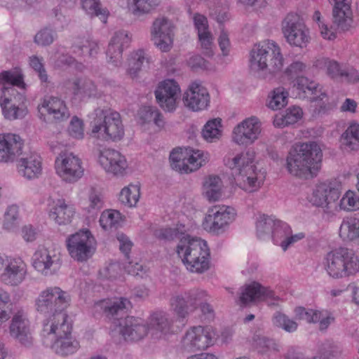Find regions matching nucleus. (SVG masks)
<instances>
[{
  "label": "nucleus",
  "instance_id": "nucleus-32",
  "mask_svg": "<svg viewBox=\"0 0 359 359\" xmlns=\"http://www.w3.org/2000/svg\"><path fill=\"white\" fill-rule=\"evenodd\" d=\"M119 332L126 341H137L143 339L149 331L142 319L127 316L119 323Z\"/></svg>",
  "mask_w": 359,
  "mask_h": 359
},
{
  "label": "nucleus",
  "instance_id": "nucleus-60",
  "mask_svg": "<svg viewBox=\"0 0 359 359\" xmlns=\"http://www.w3.org/2000/svg\"><path fill=\"white\" fill-rule=\"evenodd\" d=\"M313 20L318 27L321 36L325 39L332 40L336 38L335 31L332 27H328L327 25L322 20L321 14L318 11H316L313 15Z\"/></svg>",
  "mask_w": 359,
  "mask_h": 359
},
{
  "label": "nucleus",
  "instance_id": "nucleus-63",
  "mask_svg": "<svg viewBox=\"0 0 359 359\" xmlns=\"http://www.w3.org/2000/svg\"><path fill=\"white\" fill-rule=\"evenodd\" d=\"M154 235L156 238L163 241H172L175 238H180L182 233L180 232L177 228H162L156 229L154 232Z\"/></svg>",
  "mask_w": 359,
  "mask_h": 359
},
{
  "label": "nucleus",
  "instance_id": "nucleus-36",
  "mask_svg": "<svg viewBox=\"0 0 359 359\" xmlns=\"http://www.w3.org/2000/svg\"><path fill=\"white\" fill-rule=\"evenodd\" d=\"M74 213V205L67 203L63 198L53 201L50 205L49 216L60 225L70 222Z\"/></svg>",
  "mask_w": 359,
  "mask_h": 359
},
{
  "label": "nucleus",
  "instance_id": "nucleus-58",
  "mask_svg": "<svg viewBox=\"0 0 359 359\" xmlns=\"http://www.w3.org/2000/svg\"><path fill=\"white\" fill-rule=\"evenodd\" d=\"M273 324L285 332H293L297 330L298 324L280 312H276L273 318Z\"/></svg>",
  "mask_w": 359,
  "mask_h": 359
},
{
  "label": "nucleus",
  "instance_id": "nucleus-42",
  "mask_svg": "<svg viewBox=\"0 0 359 359\" xmlns=\"http://www.w3.org/2000/svg\"><path fill=\"white\" fill-rule=\"evenodd\" d=\"M149 62L150 57L143 50L133 52L128 59V72L131 76L135 77L142 67L149 64Z\"/></svg>",
  "mask_w": 359,
  "mask_h": 359
},
{
  "label": "nucleus",
  "instance_id": "nucleus-51",
  "mask_svg": "<svg viewBox=\"0 0 359 359\" xmlns=\"http://www.w3.org/2000/svg\"><path fill=\"white\" fill-rule=\"evenodd\" d=\"M222 124L220 118L208 121L202 130L203 138L208 142H212L219 140L222 135Z\"/></svg>",
  "mask_w": 359,
  "mask_h": 359
},
{
  "label": "nucleus",
  "instance_id": "nucleus-35",
  "mask_svg": "<svg viewBox=\"0 0 359 359\" xmlns=\"http://www.w3.org/2000/svg\"><path fill=\"white\" fill-rule=\"evenodd\" d=\"M333 4V22L337 28L347 30L352 22L351 0H329Z\"/></svg>",
  "mask_w": 359,
  "mask_h": 359
},
{
  "label": "nucleus",
  "instance_id": "nucleus-25",
  "mask_svg": "<svg viewBox=\"0 0 359 359\" xmlns=\"http://www.w3.org/2000/svg\"><path fill=\"white\" fill-rule=\"evenodd\" d=\"M60 265V258L53 250L39 248L33 255L32 266L43 276H48L55 273Z\"/></svg>",
  "mask_w": 359,
  "mask_h": 359
},
{
  "label": "nucleus",
  "instance_id": "nucleus-23",
  "mask_svg": "<svg viewBox=\"0 0 359 359\" xmlns=\"http://www.w3.org/2000/svg\"><path fill=\"white\" fill-rule=\"evenodd\" d=\"M261 133V122L256 116L245 118L233 131V140L239 145L253 143Z\"/></svg>",
  "mask_w": 359,
  "mask_h": 359
},
{
  "label": "nucleus",
  "instance_id": "nucleus-4",
  "mask_svg": "<svg viewBox=\"0 0 359 359\" xmlns=\"http://www.w3.org/2000/svg\"><path fill=\"white\" fill-rule=\"evenodd\" d=\"M57 320V324L43 325V344L58 355H73L79 350L80 343L72 336V325L67 320L65 321L64 316L60 315Z\"/></svg>",
  "mask_w": 359,
  "mask_h": 359
},
{
  "label": "nucleus",
  "instance_id": "nucleus-59",
  "mask_svg": "<svg viewBox=\"0 0 359 359\" xmlns=\"http://www.w3.org/2000/svg\"><path fill=\"white\" fill-rule=\"evenodd\" d=\"M340 210L352 211L359 208V197L351 191H348L339 203Z\"/></svg>",
  "mask_w": 359,
  "mask_h": 359
},
{
  "label": "nucleus",
  "instance_id": "nucleus-52",
  "mask_svg": "<svg viewBox=\"0 0 359 359\" xmlns=\"http://www.w3.org/2000/svg\"><path fill=\"white\" fill-rule=\"evenodd\" d=\"M121 221V213L117 210H107L102 212L100 224L104 230L117 228Z\"/></svg>",
  "mask_w": 359,
  "mask_h": 359
},
{
  "label": "nucleus",
  "instance_id": "nucleus-21",
  "mask_svg": "<svg viewBox=\"0 0 359 359\" xmlns=\"http://www.w3.org/2000/svg\"><path fill=\"white\" fill-rule=\"evenodd\" d=\"M62 88L65 94L76 100L96 97L100 94L95 83L86 78L67 79L63 82Z\"/></svg>",
  "mask_w": 359,
  "mask_h": 359
},
{
  "label": "nucleus",
  "instance_id": "nucleus-28",
  "mask_svg": "<svg viewBox=\"0 0 359 359\" xmlns=\"http://www.w3.org/2000/svg\"><path fill=\"white\" fill-rule=\"evenodd\" d=\"M130 305V301L126 297H114L112 299H102L95 304L96 311H102L106 318L114 324L119 325L121 322V316L125 314L126 309Z\"/></svg>",
  "mask_w": 359,
  "mask_h": 359
},
{
  "label": "nucleus",
  "instance_id": "nucleus-46",
  "mask_svg": "<svg viewBox=\"0 0 359 359\" xmlns=\"http://www.w3.org/2000/svg\"><path fill=\"white\" fill-rule=\"evenodd\" d=\"M138 114L142 123H154L158 128L164 126L163 115L156 107H144L140 109Z\"/></svg>",
  "mask_w": 359,
  "mask_h": 359
},
{
  "label": "nucleus",
  "instance_id": "nucleus-22",
  "mask_svg": "<svg viewBox=\"0 0 359 359\" xmlns=\"http://www.w3.org/2000/svg\"><path fill=\"white\" fill-rule=\"evenodd\" d=\"M184 105L193 111L206 109L209 106L210 97L206 88L200 82L190 83L183 96Z\"/></svg>",
  "mask_w": 359,
  "mask_h": 359
},
{
  "label": "nucleus",
  "instance_id": "nucleus-2",
  "mask_svg": "<svg viewBox=\"0 0 359 359\" xmlns=\"http://www.w3.org/2000/svg\"><path fill=\"white\" fill-rule=\"evenodd\" d=\"M255 152L250 149L224 160L231 170L237 185L248 193L257 191L264 184L266 172L258 170L255 165Z\"/></svg>",
  "mask_w": 359,
  "mask_h": 359
},
{
  "label": "nucleus",
  "instance_id": "nucleus-56",
  "mask_svg": "<svg viewBox=\"0 0 359 359\" xmlns=\"http://www.w3.org/2000/svg\"><path fill=\"white\" fill-rule=\"evenodd\" d=\"M295 318L299 320H304L309 323H316L322 317V313L319 311L306 309L303 306H298L294 309Z\"/></svg>",
  "mask_w": 359,
  "mask_h": 359
},
{
  "label": "nucleus",
  "instance_id": "nucleus-20",
  "mask_svg": "<svg viewBox=\"0 0 359 359\" xmlns=\"http://www.w3.org/2000/svg\"><path fill=\"white\" fill-rule=\"evenodd\" d=\"M180 93V87L174 79L163 80L155 90L158 103L162 109L169 112L175 110Z\"/></svg>",
  "mask_w": 359,
  "mask_h": 359
},
{
  "label": "nucleus",
  "instance_id": "nucleus-47",
  "mask_svg": "<svg viewBox=\"0 0 359 359\" xmlns=\"http://www.w3.org/2000/svg\"><path fill=\"white\" fill-rule=\"evenodd\" d=\"M222 182L217 176H210L204 184L205 194L210 201H217L222 197Z\"/></svg>",
  "mask_w": 359,
  "mask_h": 359
},
{
  "label": "nucleus",
  "instance_id": "nucleus-27",
  "mask_svg": "<svg viewBox=\"0 0 359 359\" xmlns=\"http://www.w3.org/2000/svg\"><path fill=\"white\" fill-rule=\"evenodd\" d=\"M38 109L41 116L55 123L65 121L70 116L65 102L57 97H45Z\"/></svg>",
  "mask_w": 359,
  "mask_h": 359
},
{
  "label": "nucleus",
  "instance_id": "nucleus-64",
  "mask_svg": "<svg viewBox=\"0 0 359 359\" xmlns=\"http://www.w3.org/2000/svg\"><path fill=\"white\" fill-rule=\"evenodd\" d=\"M68 132L69 135L75 139H83L84 137L83 121L77 116H74L69 123Z\"/></svg>",
  "mask_w": 359,
  "mask_h": 359
},
{
  "label": "nucleus",
  "instance_id": "nucleus-18",
  "mask_svg": "<svg viewBox=\"0 0 359 359\" xmlns=\"http://www.w3.org/2000/svg\"><path fill=\"white\" fill-rule=\"evenodd\" d=\"M233 208L229 206H215L208 210L203 222V229L212 233L219 234L234 219Z\"/></svg>",
  "mask_w": 359,
  "mask_h": 359
},
{
  "label": "nucleus",
  "instance_id": "nucleus-10",
  "mask_svg": "<svg viewBox=\"0 0 359 359\" xmlns=\"http://www.w3.org/2000/svg\"><path fill=\"white\" fill-rule=\"evenodd\" d=\"M215 332L209 326L196 325L186 330L180 341L183 351L194 353L206 350L214 345Z\"/></svg>",
  "mask_w": 359,
  "mask_h": 359
},
{
  "label": "nucleus",
  "instance_id": "nucleus-33",
  "mask_svg": "<svg viewBox=\"0 0 359 359\" xmlns=\"http://www.w3.org/2000/svg\"><path fill=\"white\" fill-rule=\"evenodd\" d=\"M266 299H276L275 293L269 288L263 287L260 283L252 282L242 288L239 304L241 306H245L250 302Z\"/></svg>",
  "mask_w": 359,
  "mask_h": 359
},
{
  "label": "nucleus",
  "instance_id": "nucleus-26",
  "mask_svg": "<svg viewBox=\"0 0 359 359\" xmlns=\"http://www.w3.org/2000/svg\"><path fill=\"white\" fill-rule=\"evenodd\" d=\"M24 141L14 133L0 135V163L14 162L22 153Z\"/></svg>",
  "mask_w": 359,
  "mask_h": 359
},
{
  "label": "nucleus",
  "instance_id": "nucleus-13",
  "mask_svg": "<svg viewBox=\"0 0 359 359\" xmlns=\"http://www.w3.org/2000/svg\"><path fill=\"white\" fill-rule=\"evenodd\" d=\"M208 296L205 290L194 289L187 292L173 294L169 302L170 309L180 318H185L194 312L201 300Z\"/></svg>",
  "mask_w": 359,
  "mask_h": 359
},
{
  "label": "nucleus",
  "instance_id": "nucleus-48",
  "mask_svg": "<svg viewBox=\"0 0 359 359\" xmlns=\"http://www.w3.org/2000/svg\"><path fill=\"white\" fill-rule=\"evenodd\" d=\"M277 219L273 216L259 215L256 222L257 236L259 239L269 236Z\"/></svg>",
  "mask_w": 359,
  "mask_h": 359
},
{
  "label": "nucleus",
  "instance_id": "nucleus-17",
  "mask_svg": "<svg viewBox=\"0 0 359 359\" xmlns=\"http://www.w3.org/2000/svg\"><path fill=\"white\" fill-rule=\"evenodd\" d=\"M340 195V189L336 183L321 182L316 184L313 189L310 202L316 207L322 208L324 212H330L334 208H337L336 201Z\"/></svg>",
  "mask_w": 359,
  "mask_h": 359
},
{
  "label": "nucleus",
  "instance_id": "nucleus-19",
  "mask_svg": "<svg viewBox=\"0 0 359 359\" xmlns=\"http://www.w3.org/2000/svg\"><path fill=\"white\" fill-rule=\"evenodd\" d=\"M9 333L11 337L24 346L32 344L30 322L24 309H19L13 313L9 325Z\"/></svg>",
  "mask_w": 359,
  "mask_h": 359
},
{
  "label": "nucleus",
  "instance_id": "nucleus-39",
  "mask_svg": "<svg viewBox=\"0 0 359 359\" xmlns=\"http://www.w3.org/2000/svg\"><path fill=\"white\" fill-rule=\"evenodd\" d=\"M82 9L90 18L98 17L104 23L107 22L109 11L103 8L100 0H81Z\"/></svg>",
  "mask_w": 359,
  "mask_h": 359
},
{
  "label": "nucleus",
  "instance_id": "nucleus-29",
  "mask_svg": "<svg viewBox=\"0 0 359 359\" xmlns=\"http://www.w3.org/2000/svg\"><path fill=\"white\" fill-rule=\"evenodd\" d=\"M98 162L107 172L116 176L123 175L128 168L126 157L119 151L112 149L101 150Z\"/></svg>",
  "mask_w": 359,
  "mask_h": 359
},
{
  "label": "nucleus",
  "instance_id": "nucleus-41",
  "mask_svg": "<svg viewBox=\"0 0 359 359\" xmlns=\"http://www.w3.org/2000/svg\"><path fill=\"white\" fill-rule=\"evenodd\" d=\"M140 197V186L139 184H129L121 189L118 200L124 205L133 208L136 206Z\"/></svg>",
  "mask_w": 359,
  "mask_h": 359
},
{
  "label": "nucleus",
  "instance_id": "nucleus-15",
  "mask_svg": "<svg viewBox=\"0 0 359 359\" xmlns=\"http://www.w3.org/2000/svg\"><path fill=\"white\" fill-rule=\"evenodd\" d=\"M55 168L57 175L69 183L77 182L84 172L81 158L72 152L60 153L55 158Z\"/></svg>",
  "mask_w": 359,
  "mask_h": 359
},
{
  "label": "nucleus",
  "instance_id": "nucleus-11",
  "mask_svg": "<svg viewBox=\"0 0 359 359\" xmlns=\"http://www.w3.org/2000/svg\"><path fill=\"white\" fill-rule=\"evenodd\" d=\"M282 32L292 46L304 48L310 41L309 29L303 18L295 13H288L282 22Z\"/></svg>",
  "mask_w": 359,
  "mask_h": 359
},
{
  "label": "nucleus",
  "instance_id": "nucleus-1",
  "mask_svg": "<svg viewBox=\"0 0 359 359\" xmlns=\"http://www.w3.org/2000/svg\"><path fill=\"white\" fill-rule=\"evenodd\" d=\"M0 83L4 85L0 106L5 118L13 121L23 118L28 111L25 104V83L20 69L4 71L0 74Z\"/></svg>",
  "mask_w": 359,
  "mask_h": 359
},
{
  "label": "nucleus",
  "instance_id": "nucleus-43",
  "mask_svg": "<svg viewBox=\"0 0 359 359\" xmlns=\"http://www.w3.org/2000/svg\"><path fill=\"white\" fill-rule=\"evenodd\" d=\"M288 92L283 87L274 88L268 96L267 106L273 110H279L287 104Z\"/></svg>",
  "mask_w": 359,
  "mask_h": 359
},
{
  "label": "nucleus",
  "instance_id": "nucleus-40",
  "mask_svg": "<svg viewBox=\"0 0 359 359\" xmlns=\"http://www.w3.org/2000/svg\"><path fill=\"white\" fill-rule=\"evenodd\" d=\"M339 236L345 241H353L359 237V219L347 217L339 228Z\"/></svg>",
  "mask_w": 359,
  "mask_h": 359
},
{
  "label": "nucleus",
  "instance_id": "nucleus-12",
  "mask_svg": "<svg viewBox=\"0 0 359 359\" xmlns=\"http://www.w3.org/2000/svg\"><path fill=\"white\" fill-rule=\"evenodd\" d=\"M66 243L70 257L80 262L90 259L96 250L95 238L88 229L79 231L69 236Z\"/></svg>",
  "mask_w": 359,
  "mask_h": 359
},
{
  "label": "nucleus",
  "instance_id": "nucleus-16",
  "mask_svg": "<svg viewBox=\"0 0 359 359\" xmlns=\"http://www.w3.org/2000/svg\"><path fill=\"white\" fill-rule=\"evenodd\" d=\"M294 86L298 90L299 97L306 98L311 102H318V108H316L318 114H325L332 109V106L326 102L327 94L322 92L318 83L304 76L297 77Z\"/></svg>",
  "mask_w": 359,
  "mask_h": 359
},
{
  "label": "nucleus",
  "instance_id": "nucleus-24",
  "mask_svg": "<svg viewBox=\"0 0 359 359\" xmlns=\"http://www.w3.org/2000/svg\"><path fill=\"white\" fill-rule=\"evenodd\" d=\"M173 25L166 18H158L154 20L151 29L154 44L163 52L170 50L173 43Z\"/></svg>",
  "mask_w": 359,
  "mask_h": 359
},
{
  "label": "nucleus",
  "instance_id": "nucleus-5",
  "mask_svg": "<svg viewBox=\"0 0 359 359\" xmlns=\"http://www.w3.org/2000/svg\"><path fill=\"white\" fill-rule=\"evenodd\" d=\"M327 274L334 279L355 276L359 272V257L346 247H338L327 252L323 258Z\"/></svg>",
  "mask_w": 359,
  "mask_h": 359
},
{
  "label": "nucleus",
  "instance_id": "nucleus-61",
  "mask_svg": "<svg viewBox=\"0 0 359 359\" xmlns=\"http://www.w3.org/2000/svg\"><path fill=\"white\" fill-rule=\"evenodd\" d=\"M198 38L203 53L210 57L213 55V36L210 31L198 33Z\"/></svg>",
  "mask_w": 359,
  "mask_h": 359
},
{
  "label": "nucleus",
  "instance_id": "nucleus-57",
  "mask_svg": "<svg viewBox=\"0 0 359 359\" xmlns=\"http://www.w3.org/2000/svg\"><path fill=\"white\" fill-rule=\"evenodd\" d=\"M57 35L56 32L49 27L41 29L34 36V41L38 46H48L53 43Z\"/></svg>",
  "mask_w": 359,
  "mask_h": 359
},
{
  "label": "nucleus",
  "instance_id": "nucleus-7",
  "mask_svg": "<svg viewBox=\"0 0 359 359\" xmlns=\"http://www.w3.org/2000/svg\"><path fill=\"white\" fill-rule=\"evenodd\" d=\"M70 301L69 294L59 287H49L41 291L36 299V308L39 313L48 315L43 325L51 323L57 324L60 315L64 316L65 321L67 320L68 316L65 310Z\"/></svg>",
  "mask_w": 359,
  "mask_h": 359
},
{
  "label": "nucleus",
  "instance_id": "nucleus-9",
  "mask_svg": "<svg viewBox=\"0 0 359 359\" xmlns=\"http://www.w3.org/2000/svg\"><path fill=\"white\" fill-rule=\"evenodd\" d=\"M271 67L273 72L281 70L283 57L278 45L268 40L255 44L250 51V67L252 71L264 70Z\"/></svg>",
  "mask_w": 359,
  "mask_h": 359
},
{
  "label": "nucleus",
  "instance_id": "nucleus-14",
  "mask_svg": "<svg viewBox=\"0 0 359 359\" xmlns=\"http://www.w3.org/2000/svg\"><path fill=\"white\" fill-rule=\"evenodd\" d=\"M27 268L20 257L0 255V280L10 286H18L26 278Z\"/></svg>",
  "mask_w": 359,
  "mask_h": 359
},
{
  "label": "nucleus",
  "instance_id": "nucleus-31",
  "mask_svg": "<svg viewBox=\"0 0 359 359\" xmlns=\"http://www.w3.org/2000/svg\"><path fill=\"white\" fill-rule=\"evenodd\" d=\"M130 43V37L128 32H115L109 43L106 53L108 62L115 67L120 66L122 64L123 51L129 46Z\"/></svg>",
  "mask_w": 359,
  "mask_h": 359
},
{
  "label": "nucleus",
  "instance_id": "nucleus-49",
  "mask_svg": "<svg viewBox=\"0 0 359 359\" xmlns=\"http://www.w3.org/2000/svg\"><path fill=\"white\" fill-rule=\"evenodd\" d=\"M99 50L98 43L93 39H86L81 44L72 46L73 53L79 57H94Z\"/></svg>",
  "mask_w": 359,
  "mask_h": 359
},
{
  "label": "nucleus",
  "instance_id": "nucleus-38",
  "mask_svg": "<svg viewBox=\"0 0 359 359\" xmlns=\"http://www.w3.org/2000/svg\"><path fill=\"white\" fill-rule=\"evenodd\" d=\"M302 116L303 111L302 108L292 106L287 108L283 114L275 116L273 125L278 128H284L296 123Z\"/></svg>",
  "mask_w": 359,
  "mask_h": 359
},
{
  "label": "nucleus",
  "instance_id": "nucleus-3",
  "mask_svg": "<svg viewBox=\"0 0 359 359\" xmlns=\"http://www.w3.org/2000/svg\"><path fill=\"white\" fill-rule=\"evenodd\" d=\"M322 158V150L317 143H302L289 151L286 169L290 175L300 179L313 178L321 168Z\"/></svg>",
  "mask_w": 359,
  "mask_h": 359
},
{
  "label": "nucleus",
  "instance_id": "nucleus-54",
  "mask_svg": "<svg viewBox=\"0 0 359 359\" xmlns=\"http://www.w3.org/2000/svg\"><path fill=\"white\" fill-rule=\"evenodd\" d=\"M19 223V208L16 205H11L8 207L4 214V229L13 231L18 226Z\"/></svg>",
  "mask_w": 359,
  "mask_h": 359
},
{
  "label": "nucleus",
  "instance_id": "nucleus-62",
  "mask_svg": "<svg viewBox=\"0 0 359 359\" xmlns=\"http://www.w3.org/2000/svg\"><path fill=\"white\" fill-rule=\"evenodd\" d=\"M319 352L324 359H330L340 353V348L334 342L327 340L320 345Z\"/></svg>",
  "mask_w": 359,
  "mask_h": 359
},
{
  "label": "nucleus",
  "instance_id": "nucleus-34",
  "mask_svg": "<svg viewBox=\"0 0 359 359\" xmlns=\"http://www.w3.org/2000/svg\"><path fill=\"white\" fill-rule=\"evenodd\" d=\"M17 170L21 177L32 180L42 172V160L36 153H30L21 157L17 163Z\"/></svg>",
  "mask_w": 359,
  "mask_h": 359
},
{
  "label": "nucleus",
  "instance_id": "nucleus-53",
  "mask_svg": "<svg viewBox=\"0 0 359 359\" xmlns=\"http://www.w3.org/2000/svg\"><path fill=\"white\" fill-rule=\"evenodd\" d=\"M155 5L154 0H128L129 11L137 17L149 13Z\"/></svg>",
  "mask_w": 359,
  "mask_h": 359
},
{
  "label": "nucleus",
  "instance_id": "nucleus-44",
  "mask_svg": "<svg viewBox=\"0 0 359 359\" xmlns=\"http://www.w3.org/2000/svg\"><path fill=\"white\" fill-rule=\"evenodd\" d=\"M319 69L326 70L328 76L332 79H341L344 69H341L339 64L333 60L327 57L318 58L313 65Z\"/></svg>",
  "mask_w": 359,
  "mask_h": 359
},
{
  "label": "nucleus",
  "instance_id": "nucleus-6",
  "mask_svg": "<svg viewBox=\"0 0 359 359\" xmlns=\"http://www.w3.org/2000/svg\"><path fill=\"white\" fill-rule=\"evenodd\" d=\"M177 252L187 270L201 273L210 267V252L207 243L201 239L183 237L177 245Z\"/></svg>",
  "mask_w": 359,
  "mask_h": 359
},
{
  "label": "nucleus",
  "instance_id": "nucleus-50",
  "mask_svg": "<svg viewBox=\"0 0 359 359\" xmlns=\"http://www.w3.org/2000/svg\"><path fill=\"white\" fill-rule=\"evenodd\" d=\"M342 144L351 150L359 149V124H351L341 135Z\"/></svg>",
  "mask_w": 359,
  "mask_h": 359
},
{
  "label": "nucleus",
  "instance_id": "nucleus-55",
  "mask_svg": "<svg viewBox=\"0 0 359 359\" xmlns=\"http://www.w3.org/2000/svg\"><path fill=\"white\" fill-rule=\"evenodd\" d=\"M12 302L11 295L0 287V322L5 323L11 318Z\"/></svg>",
  "mask_w": 359,
  "mask_h": 359
},
{
  "label": "nucleus",
  "instance_id": "nucleus-45",
  "mask_svg": "<svg viewBox=\"0 0 359 359\" xmlns=\"http://www.w3.org/2000/svg\"><path fill=\"white\" fill-rule=\"evenodd\" d=\"M291 233L292 229L287 223L277 219L270 236L273 243L280 245L284 250V243H287V236Z\"/></svg>",
  "mask_w": 359,
  "mask_h": 359
},
{
  "label": "nucleus",
  "instance_id": "nucleus-37",
  "mask_svg": "<svg viewBox=\"0 0 359 359\" xmlns=\"http://www.w3.org/2000/svg\"><path fill=\"white\" fill-rule=\"evenodd\" d=\"M184 166L182 173H190L198 170L207 161L204 151L192 147L184 149Z\"/></svg>",
  "mask_w": 359,
  "mask_h": 359
},
{
  "label": "nucleus",
  "instance_id": "nucleus-30",
  "mask_svg": "<svg viewBox=\"0 0 359 359\" xmlns=\"http://www.w3.org/2000/svg\"><path fill=\"white\" fill-rule=\"evenodd\" d=\"M148 327L152 335L156 337L172 334L178 330V327L173 324L172 318L162 310L156 311L150 315Z\"/></svg>",
  "mask_w": 359,
  "mask_h": 359
},
{
  "label": "nucleus",
  "instance_id": "nucleus-8",
  "mask_svg": "<svg viewBox=\"0 0 359 359\" xmlns=\"http://www.w3.org/2000/svg\"><path fill=\"white\" fill-rule=\"evenodd\" d=\"M91 136L97 139L120 140L124 136L121 115L110 109L97 108L94 111Z\"/></svg>",
  "mask_w": 359,
  "mask_h": 359
}]
</instances>
